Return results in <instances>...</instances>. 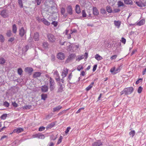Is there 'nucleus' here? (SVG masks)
I'll return each instance as SVG.
<instances>
[{
  "label": "nucleus",
  "instance_id": "f257e3e1",
  "mask_svg": "<svg viewBox=\"0 0 146 146\" xmlns=\"http://www.w3.org/2000/svg\"><path fill=\"white\" fill-rule=\"evenodd\" d=\"M133 90L134 89L132 87L126 88L120 92V94L121 95L123 94L125 95L130 94L133 92Z\"/></svg>",
  "mask_w": 146,
  "mask_h": 146
},
{
  "label": "nucleus",
  "instance_id": "f03ea898",
  "mask_svg": "<svg viewBox=\"0 0 146 146\" xmlns=\"http://www.w3.org/2000/svg\"><path fill=\"white\" fill-rule=\"evenodd\" d=\"M47 37L48 40L50 42L53 43L56 41V38L53 34L50 33H48L47 35Z\"/></svg>",
  "mask_w": 146,
  "mask_h": 146
},
{
  "label": "nucleus",
  "instance_id": "7ed1b4c3",
  "mask_svg": "<svg viewBox=\"0 0 146 146\" xmlns=\"http://www.w3.org/2000/svg\"><path fill=\"white\" fill-rule=\"evenodd\" d=\"M49 81L50 90L52 91L55 88V82L53 79L51 77L50 78Z\"/></svg>",
  "mask_w": 146,
  "mask_h": 146
},
{
  "label": "nucleus",
  "instance_id": "20e7f679",
  "mask_svg": "<svg viewBox=\"0 0 146 146\" xmlns=\"http://www.w3.org/2000/svg\"><path fill=\"white\" fill-rule=\"evenodd\" d=\"M58 85L57 92H62L64 90V87H63V85H62L60 82H59L58 83Z\"/></svg>",
  "mask_w": 146,
  "mask_h": 146
},
{
  "label": "nucleus",
  "instance_id": "39448f33",
  "mask_svg": "<svg viewBox=\"0 0 146 146\" xmlns=\"http://www.w3.org/2000/svg\"><path fill=\"white\" fill-rule=\"evenodd\" d=\"M33 138H37L39 139H43L45 138L44 135L40 133H39L33 135Z\"/></svg>",
  "mask_w": 146,
  "mask_h": 146
},
{
  "label": "nucleus",
  "instance_id": "423d86ee",
  "mask_svg": "<svg viewBox=\"0 0 146 146\" xmlns=\"http://www.w3.org/2000/svg\"><path fill=\"white\" fill-rule=\"evenodd\" d=\"M57 57L60 60H63L64 59L65 56L63 53L59 52L57 54Z\"/></svg>",
  "mask_w": 146,
  "mask_h": 146
},
{
  "label": "nucleus",
  "instance_id": "0eeeda50",
  "mask_svg": "<svg viewBox=\"0 0 146 146\" xmlns=\"http://www.w3.org/2000/svg\"><path fill=\"white\" fill-rule=\"evenodd\" d=\"M26 33V31L24 29L23 27H22L19 30V35L21 37L23 36Z\"/></svg>",
  "mask_w": 146,
  "mask_h": 146
},
{
  "label": "nucleus",
  "instance_id": "6e6552de",
  "mask_svg": "<svg viewBox=\"0 0 146 146\" xmlns=\"http://www.w3.org/2000/svg\"><path fill=\"white\" fill-rule=\"evenodd\" d=\"M67 12L70 15H72L73 13L71 5L68 6L66 8Z\"/></svg>",
  "mask_w": 146,
  "mask_h": 146
},
{
  "label": "nucleus",
  "instance_id": "1a4fd4ad",
  "mask_svg": "<svg viewBox=\"0 0 146 146\" xmlns=\"http://www.w3.org/2000/svg\"><path fill=\"white\" fill-rule=\"evenodd\" d=\"M76 56V55L74 54H70L68 57V58L66 60V61H69L74 59Z\"/></svg>",
  "mask_w": 146,
  "mask_h": 146
},
{
  "label": "nucleus",
  "instance_id": "9d476101",
  "mask_svg": "<svg viewBox=\"0 0 146 146\" xmlns=\"http://www.w3.org/2000/svg\"><path fill=\"white\" fill-rule=\"evenodd\" d=\"M102 145V143L100 140H98L94 142L92 144V146H100Z\"/></svg>",
  "mask_w": 146,
  "mask_h": 146
},
{
  "label": "nucleus",
  "instance_id": "9b49d317",
  "mask_svg": "<svg viewBox=\"0 0 146 146\" xmlns=\"http://www.w3.org/2000/svg\"><path fill=\"white\" fill-rule=\"evenodd\" d=\"M41 88L42 91L43 92H46L48 91V87L46 85H44L42 86Z\"/></svg>",
  "mask_w": 146,
  "mask_h": 146
},
{
  "label": "nucleus",
  "instance_id": "f8f14e48",
  "mask_svg": "<svg viewBox=\"0 0 146 146\" xmlns=\"http://www.w3.org/2000/svg\"><path fill=\"white\" fill-rule=\"evenodd\" d=\"M33 38L35 41H37L39 40V35L37 32H36L34 34Z\"/></svg>",
  "mask_w": 146,
  "mask_h": 146
},
{
  "label": "nucleus",
  "instance_id": "ddd939ff",
  "mask_svg": "<svg viewBox=\"0 0 146 146\" xmlns=\"http://www.w3.org/2000/svg\"><path fill=\"white\" fill-rule=\"evenodd\" d=\"M1 15L3 17L5 18L7 17V15L6 12V10L4 9L2 11L1 13Z\"/></svg>",
  "mask_w": 146,
  "mask_h": 146
},
{
  "label": "nucleus",
  "instance_id": "4468645a",
  "mask_svg": "<svg viewBox=\"0 0 146 146\" xmlns=\"http://www.w3.org/2000/svg\"><path fill=\"white\" fill-rule=\"evenodd\" d=\"M41 21L45 25H46L49 26L50 24V22L48 21L47 20H46V19L44 18H42L41 19Z\"/></svg>",
  "mask_w": 146,
  "mask_h": 146
},
{
  "label": "nucleus",
  "instance_id": "2eb2a0df",
  "mask_svg": "<svg viewBox=\"0 0 146 146\" xmlns=\"http://www.w3.org/2000/svg\"><path fill=\"white\" fill-rule=\"evenodd\" d=\"M23 131V129L21 128H18L17 129H14L13 131V132L19 133Z\"/></svg>",
  "mask_w": 146,
  "mask_h": 146
},
{
  "label": "nucleus",
  "instance_id": "dca6fc26",
  "mask_svg": "<svg viewBox=\"0 0 146 146\" xmlns=\"http://www.w3.org/2000/svg\"><path fill=\"white\" fill-rule=\"evenodd\" d=\"M93 14L94 15L97 16L99 14V12L96 8L94 7L93 8Z\"/></svg>",
  "mask_w": 146,
  "mask_h": 146
},
{
  "label": "nucleus",
  "instance_id": "f3484780",
  "mask_svg": "<svg viewBox=\"0 0 146 146\" xmlns=\"http://www.w3.org/2000/svg\"><path fill=\"white\" fill-rule=\"evenodd\" d=\"M145 19H142L139 21L137 23V25L138 26H141L143 25L145 23Z\"/></svg>",
  "mask_w": 146,
  "mask_h": 146
},
{
  "label": "nucleus",
  "instance_id": "a211bd4d",
  "mask_svg": "<svg viewBox=\"0 0 146 146\" xmlns=\"http://www.w3.org/2000/svg\"><path fill=\"white\" fill-rule=\"evenodd\" d=\"M41 74L42 73L40 72H35L33 75V77L34 78H36L39 77L40 76Z\"/></svg>",
  "mask_w": 146,
  "mask_h": 146
},
{
  "label": "nucleus",
  "instance_id": "6ab92c4d",
  "mask_svg": "<svg viewBox=\"0 0 146 146\" xmlns=\"http://www.w3.org/2000/svg\"><path fill=\"white\" fill-rule=\"evenodd\" d=\"M25 71L29 73H31L33 71V69L32 68L27 67L25 68Z\"/></svg>",
  "mask_w": 146,
  "mask_h": 146
},
{
  "label": "nucleus",
  "instance_id": "aec40b11",
  "mask_svg": "<svg viewBox=\"0 0 146 146\" xmlns=\"http://www.w3.org/2000/svg\"><path fill=\"white\" fill-rule=\"evenodd\" d=\"M62 107L60 106H58L53 108V111L54 112L60 110L62 108Z\"/></svg>",
  "mask_w": 146,
  "mask_h": 146
},
{
  "label": "nucleus",
  "instance_id": "412c9836",
  "mask_svg": "<svg viewBox=\"0 0 146 146\" xmlns=\"http://www.w3.org/2000/svg\"><path fill=\"white\" fill-rule=\"evenodd\" d=\"M75 10L76 12L78 14L80 13L81 12L80 9L79 5H77L76 6Z\"/></svg>",
  "mask_w": 146,
  "mask_h": 146
},
{
  "label": "nucleus",
  "instance_id": "4be33fe9",
  "mask_svg": "<svg viewBox=\"0 0 146 146\" xmlns=\"http://www.w3.org/2000/svg\"><path fill=\"white\" fill-rule=\"evenodd\" d=\"M6 62V60L3 57H0V64H4Z\"/></svg>",
  "mask_w": 146,
  "mask_h": 146
},
{
  "label": "nucleus",
  "instance_id": "5701e85b",
  "mask_svg": "<svg viewBox=\"0 0 146 146\" xmlns=\"http://www.w3.org/2000/svg\"><path fill=\"white\" fill-rule=\"evenodd\" d=\"M135 3L138 6L140 7H143L145 6V5L142 2H139L138 1H136Z\"/></svg>",
  "mask_w": 146,
  "mask_h": 146
},
{
  "label": "nucleus",
  "instance_id": "b1692460",
  "mask_svg": "<svg viewBox=\"0 0 146 146\" xmlns=\"http://www.w3.org/2000/svg\"><path fill=\"white\" fill-rule=\"evenodd\" d=\"M95 58L97 60H100L103 59L102 57L98 54L95 55Z\"/></svg>",
  "mask_w": 146,
  "mask_h": 146
},
{
  "label": "nucleus",
  "instance_id": "393cba45",
  "mask_svg": "<svg viewBox=\"0 0 146 146\" xmlns=\"http://www.w3.org/2000/svg\"><path fill=\"white\" fill-rule=\"evenodd\" d=\"M114 24L116 27L118 28H119L121 25V22L119 21H114Z\"/></svg>",
  "mask_w": 146,
  "mask_h": 146
},
{
  "label": "nucleus",
  "instance_id": "a878e982",
  "mask_svg": "<svg viewBox=\"0 0 146 146\" xmlns=\"http://www.w3.org/2000/svg\"><path fill=\"white\" fill-rule=\"evenodd\" d=\"M84 58V56L83 55H79L77 56L76 58V60L79 61L81 60Z\"/></svg>",
  "mask_w": 146,
  "mask_h": 146
},
{
  "label": "nucleus",
  "instance_id": "bb28decb",
  "mask_svg": "<svg viewBox=\"0 0 146 146\" xmlns=\"http://www.w3.org/2000/svg\"><path fill=\"white\" fill-rule=\"evenodd\" d=\"M124 3L127 5H132L133 2L131 0H123Z\"/></svg>",
  "mask_w": 146,
  "mask_h": 146
},
{
  "label": "nucleus",
  "instance_id": "cd10ccee",
  "mask_svg": "<svg viewBox=\"0 0 146 146\" xmlns=\"http://www.w3.org/2000/svg\"><path fill=\"white\" fill-rule=\"evenodd\" d=\"M55 123L54 122H52L50 124L48 125L46 127V129H50L53 127L55 125Z\"/></svg>",
  "mask_w": 146,
  "mask_h": 146
},
{
  "label": "nucleus",
  "instance_id": "c85d7f7f",
  "mask_svg": "<svg viewBox=\"0 0 146 146\" xmlns=\"http://www.w3.org/2000/svg\"><path fill=\"white\" fill-rule=\"evenodd\" d=\"M47 95L46 94H43L41 95V99L44 100H45L47 98Z\"/></svg>",
  "mask_w": 146,
  "mask_h": 146
},
{
  "label": "nucleus",
  "instance_id": "c756f323",
  "mask_svg": "<svg viewBox=\"0 0 146 146\" xmlns=\"http://www.w3.org/2000/svg\"><path fill=\"white\" fill-rule=\"evenodd\" d=\"M106 10L107 11L108 13H111L112 12V10L111 9V8L110 6H107L106 7Z\"/></svg>",
  "mask_w": 146,
  "mask_h": 146
},
{
  "label": "nucleus",
  "instance_id": "7c9ffc66",
  "mask_svg": "<svg viewBox=\"0 0 146 146\" xmlns=\"http://www.w3.org/2000/svg\"><path fill=\"white\" fill-rule=\"evenodd\" d=\"M17 28L15 24H14L13 26V33H15L17 32Z\"/></svg>",
  "mask_w": 146,
  "mask_h": 146
},
{
  "label": "nucleus",
  "instance_id": "2f4dec72",
  "mask_svg": "<svg viewBox=\"0 0 146 146\" xmlns=\"http://www.w3.org/2000/svg\"><path fill=\"white\" fill-rule=\"evenodd\" d=\"M7 116V114L6 113H5L3 114L0 117V118L2 119H5Z\"/></svg>",
  "mask_w": 146,
  "mask_h": 146
},
{
  "label": "nucleus",
  "instance_id": "473e14b6",
  "mask_svg": "<svg viewBox=\"0 0 146 146\" xmlns=\"http://www.w3.org/2000/svg\"><path fill=\"white\" fill-rule=\"evenodd\" d=\"M48 43L46 42H44L43 43V46L44 48H46L48 47Z\"/></svg>",
  "mask_w": 146,
  "mask_h": 146
},
{
  "label": "nucleus",
  "instance_id": "72a5a7b5",
  "mask_svg": "<svg viewBox=\"0 0 146 146\" xmlns=\"http://www.w3.org/2000/svg\"><path fill=\"white\" fill-rule=\"evenodd\" d=\"M118 7H120L121 6H123L124 5V4L122 2L120 1H118L117 2Z\"/></svg>",
  "mask_w": 146,
  "mask_h": 146
},
{
  "label": "nucleus",
  "instance_id": "f704fd0d",
  "mask_svg": "<svg viewBox=\"0 0 146 146\" xmlns=\"http://www.w3.org/2000/svg\"><path fill=\"white\" fill-rule=\"evenodd\" d=\"M23 71L22 68H19L17 70V72L18 74L21 75L23 73Z\"/></svg>",
  "mask_w": 146,
  "mask_h": 146
},
{
  "label": "nucleus",
  "instance_id": "c9c22d12",
  "mask_svg": "<svg viewBox=\"0 0 146 146\" xmlns=\"http://www.w3.org/2000/svg\"><path fill=\"white\" fill-rule=\"evenodd\" d=\"M135 131L134 130H132L129 133V135L132 137H133L135 135Z\"/></svg>",
  "mask_w": 146,
  "mask_h": 146
},
{
  "label": "nucleus",
  "instance_id": "e433bc0d",
  "mask_svg": "<svg viewBox=\"0 0 146 146\" xmlns=\"http://www.w3.org/2000/svg\"><path fill=\"white\" fill-rule=\"evenodd\" d=\"M31 106L30 105H26L23 107V108L24 110H29L31 108Z\"/></svg>",
  "mask_w": 146,
  "mask_h": 146
},
{
  "label": "nucleus",
  "instance_id": "4c0bfd02",
  "mask_svg": "<svg viewBox=\"0 0 146 146\" xmlns=\"http://www.w3.org/2000/svg\"><path fill=\"white\" fill-rule=\"evenodd\" d=\"M18 3L20 5V7L22 8L23 7V4L22 0H18Z\"/></svg>",
  "mask_w": 146,
  "mask_h": 146
},
{
  "label": "nucleus",
  "instance_id": "58836bf2",
  "mask_svg": "<svg viewBox=\"0 0 146 146\" xmlns=\"http://www.w3.org/2000/svg\"><path fill=\"white\" fill-rule=\"evenodd\" d=\"M62 139H63V138H62V136H60V137L58 139V141L57 142V145L59 144H60V143L62 141Z\"/></svg>",
  "mask_w": 146,
  "mask_h": 146
},
{
  "label": "nucleus",
  "instance_id": "ea45409f",
  "mask_svg": "<svg viewBox=\"0 0 146 146\" xmlns=\"http://www.w3.org/2000/svg\"><path fill=\"white\" fill-rule=\"evenodd\" d=\"M11 31L10 30L8 31L6 33V35L8 37H10L11 35Z\"/></svg>",
  "mask_w": 146,
  "mask_h": 146
},
{
  "label": "nucleus",
  "instance_id": "a19ab883",
  "mask_svg": "<svg viewBox=\"0 0 146 146\" xmlns=\"http://www.w3.org/2000/svg\"><path fill=\"white\" fill-rule=\"evenodd\" d=\"M143 90V88L141 86H139L137 90V92L138 93L140 94L141 93Z\"/></svg>",
  "mask_w": 146,
  "mask_h": 146
},
{
  "label": "nucleus",
  "instance_id": "79ce46f5",
  "mask_svg": "<svg viewBox=\"0 0 146 146\" xmlns=\"http://www.w3.org/2000/svg\"><path fill=\"white\" fill-rule=\"evenodd\" d=\"M55 79L56 80V81L58 82V83L61 82L59 75L58 76H57L55 77Z\"/></svg>",
  "mask_w": 146,
  "mask_h": 146
},
{
  "label": "nucleus",
  "instance_id": "37998d69",
  "mask_svg": "<svg viewBox=\"0 0 146 146\" xmlns=\"http://www.w3.org/2000/svg\"><path fill=\"white\" fill-rule=\"evenodd\" d=\"M3 105L6 107H8L9 106V103L7 101L4 102Z\"/></svg>",
  "mask_w": 146,
  "mask_h": 146
},
{
  "label": "nucleus",
  "instance_id": "c03bdc74",
  "mask_svg": "<svg viewBox=\"0 0 146 146\" xmlns=\"http://www.w3.org/2000/svg\"><path fill=\"white\" fill-rule=\"evenodd\" d=\"M110 72L113 74H115L114 73L115 72V67H114L111 68L110 70Z\"/></svg>",
  "mask_w": 146,
  "mask_h": 146
},
{
  "label": "nucleus",
  "instance_id": "a18cd8bd",
  "mask_svg": "<svg viewBox=\"0 0 146 146\" xmlns=\"http://www.w3.org/2000/svg\"><path fill=\"white\" fill-rule=\"evenodd\" d=\"M65 12V9L64 8H62L61 9V13L62 15H64Z\"/></svg>",
  "mask_w": 146,
  "mask_h": 146
},
{
  "label": "nucleus",
  "instance_id": "49530a36",
  "mask_svg": "<svg viewBox=\"0 0 146 146\" xmlns=\"http://www.w3.org/2000/svg\"><path fill=\"white\" fill-rule=\"evenodd\" d=\"M83 68L82 66V65H80L78 66L77 68V70L79 71H80L81 70L83 69Z\"/></svg>",
  "mask_w": 146,
  "mask_h": 146
},
{
  "label": "nucleus",
  "instance_id": "de8ad7c7",
  "mask_svg": "<svg viewBox=\"0 0 146 146\" xmlns=\"http://www.w3.org/2000/svg\"><path fill=\"white\" fill-rule=\"evenodd\" d=\"M51 24L54 25L55 27H56L58 25V22L56 21H53Z\"/></svg>",
  "mask_w": 146,
  "mask_h": 146
},
{
  "label": "nucleus",
  "instance_id": "09e8293b",
  "mask_svg": "<svg viewBox=\"0 0 146 146\" xmlns=\"http://www.w3.org/2000/svg\"><path fill=\"white\" fill-rule=\"evenodd\" d=\"M92 86H91V85H90V84L86 88V91H89L92 88Z\"/></svg>",
  "mask_w": 146,
  "mask_h": 146
},
{
  "label": "nucleus",
  "instance_id": "8fccbe9b",
  "mask_svg": "<svg viewBox=\"0 0 146 146\" xmlns=\"http://www.w3.org/2000/svg\"><path fill=\"white\" fill-rule=\"evenodd\" d=\"M4 36L1 35H0V40L1 42H3L4 41Z\"/></svg>",
  "mask_w": 146,
  "mask_h": 146
},
{
  "label": "nucleus",
  "instance_id": "3c124183",
  "mask_svg": "<svg viewBox=\"0 0 146 146\" xmlns=\"http://www.w3.org/2000/svg\"><path fill=\"white\" fill-rule=\"evenodd\" d=\"M53 74L54 77L57 76H58L59 75L58 72L57 70H56L54 72Z\"/></svg>",
  "mask_w": 146,
  "mask_h": 146
},
{
  "label": "nucleus",
  "instance_id": "603ef678",
  "mask_svg": "<svg viewBox=\"0 0 146 146\" xmlns=\"http://www.w3.org/2000/svg\"><path fill=\"white\" fill-rule=\"evenodd\" d=\"M45 129V127L43 126L40 127L38 129V131H44Z\"/></svg>",
  "mask_w": 146,
  "mask_h": 146
},
{
  "label": "nucleus",
  "instance_id": "864d4df0",
  "mask_svg": "<svg viewBox=\"0 0 146 146\" xmlns=\"http://www.w3.org/2000/svg\"><path fill=\"white\" fill-rule=\"evenodd\" d=\"M101 12L102 14H106V10L103 8L102 9H101Z\"/></svg>",
  "mask_w": 146,
  "mask_h": 146
},
{
  "label": "nucleus",
  "instance_id": "5fc2aeb1",
  "mask_svg": "<svg viewBox=\"0 0 146 146\" xmlns=\"http://www.w3.org/2000/svg\"><path fill=\"white\" fill-rule=\"evenodd\" d=\"M82 17H86V14L84 10H83L82 11Z\"/></svg>",
  "mask_w": 146,
  "mask_h": 146
},
{
  "label": "nucleus",
  "instance_id": "6e6d98bb",
  "mask_svg": "<svg viewBox=\"0 0 146 146\" xmlns=\"http://www.w3.org/2000/svg\"><path fill=\"white\" fill-rule=\"evenodd\" d=\"M33 41V40L32 38L31 37H29L28 40V42L30 43L32 42Z\"/></svg>",
  "mask_w": 146,
  "mask_h": 146
},
{
  "label": "nucleus",
  "instance_id": "4d7b16f0",
  "mask_svg": "<svg viewBox=\"0 0 146 146\" xmlns=\"http://www.w3.org/2000/svg\"><path fill=\"white\" fill-rule=\"evenodd\" d=\"M12 105L15 107H17L18 106V105L15 102H12Z\"/></svg>",
  "mask_w": 146,
  "mask_h": 146
},
{
  "label": "nucleus",
  "instance_id": "13d9d810",
  "mask_svg": "<svg viewBox=\"0 0 146 146\" xmlns=\"http://www.w3.org/2000/svg\"><path fill=\"white\" fill-rule=\"evenodd\" d=\"M143 79L142 78H139V80H137L136 82V84H138L140 82L142 81Z\"/></svg>",
  "mask_w": 146,
  "mask_h": 146
},
{
  "label": "nucleus",
  "instance_id": "bf43d9fd",
  "mask_svg": "<svg viewBox=\"0 0 146 146\" xmlns=\"http://www.w3.org/2000/svg\"><path fill=\"white\" fill-rule=\"evenodd\" d=\"M126 41V39L123 37L121 38V41L123 44H125V43Z\"/></svg>",
  "mask_w": 146,
  "mask_h": 146
},
{
  "label": "nucleus",
  "instance_id": "052dcab7",
  "mask_svg": "<svg viewBox=\"0 0 146 146\" xmlns=\"http://www.w3.org/2000/svg\"><path fill=\"white\" fill-rule=\"evenodd\" d=\"M117 56L116 55H113L110 58V59L111 60L115 59L116 58Z\"/></svg>",
  "mask_w": 146,
  "mask_h": 146
},
{
  "label": "nucleus",
  "instance_id": "680f3d73",
  "mask_svg": "<svg viewBox=\"0 0 146 146\" xmlns=\"http://www.w3.org/2000/svg\"><path fill=\"white\" fill-rule=\"evenodd\" d=\"M84 108H80L78 110L76 111V113H79L82 110H84Z\"/></svg>",
  "mask_w": 146,
  "mask_h": 146
},
{
  "label": "nucleus",
  "instance_id": "e2e57ef3",
  "mask_svg": "<svg viewBox=\"0 0 146 146\" xmlns=\"http://www.w3.org/2000/svg\"><path fill=\"white\" fill-rule=\"evenodd\" d=\"M15 40L14 37H12L9 38L8 40V41L11 42H12Z\"/></svg>",
  "mask_w": 146,
  "mask_h": 146
},
{
  "label": "nucleus",
  "instance_id": "0e129e2a",
  "mask_svg": "<svg viewBox=\"0 0 146 146\" xmlns=\"http://www.w3.org/2000/svg\"><path fill=\"white\" fill-rule=\"evenodd\" d=\"M71 128L70 127H68L66 129L65 131V133H68V132L69 131L70 129Z\"/></svg>",
  "mask_w": 146,
  "mask_h": 146
},
{
  "label": "nucleus",
  "instance_id": "69168bd1",
  "mask_svg": "<svg viewBox=\"0 0 146 146\" xmlns=\"http://www.w3.org/2000/svg\"><path fill=\"white\" fill-rule=\"evenodd\" d=\"M120 70L119 67L117 68L116 69H115V72L114 73L115 74H116L118 72H119Z\"/></svg>",
  "mask_w": 146,
  "mask_h": 146
},
{
  "label": "nucleus",
  "instance_id": "338daca9",
  "mask_svg": "<svg viewBox=\"0 0 146 146\" xmlns=\"http://www.w3.org/2000/svg\"><path fill=\"white\" fill-rule=\"evenodd\" d=\"M36 4L37 5H39L41 3L42 0H36Z\"/></svg>",
  "mask_w": 146,
  "mask_h": 146
},
{
  "label": "nucleus",
  "instance_id": "774afa93",
  "mask_svg": "<svg viewBox=\"0 0 146 146\" xmlns=\"http://www.w3.org/2000/svg\"><path fill=\"white\" fill-rule=\"evenodd\" d=\"M63 72L67 74L68 72V70L67 68H64Z\"/></svg>",
  "mask_w": 146,
  "mask_h": 146
}]
</instances>
